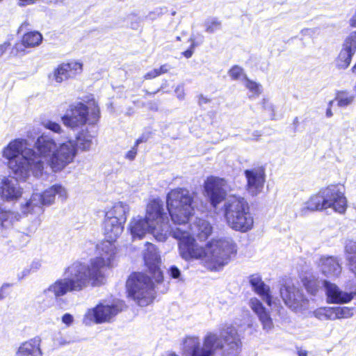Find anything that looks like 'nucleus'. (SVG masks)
I'll use <instances>...</instances> for the list:
<instances>
[{
    "instance_id": "c03bdc74",
    "label": "nucleus",
    "mask_w": 356,
    "mask_h": 356,
    "mask_svg": "<svg viewBox=\"0 0 356 356\" xmlns=\"http://www.w3.org/2000/svg\"><path fill=\"white\" fill-rule=\"evenodd\" d=\"M263 108L270 112V117L272 119H274L275 117V107L274 106L269 103L266 99H263Z\"/></svg>"
},
{
    "instance_id": "2f4dec72",
    "label": "nucleus",
    "mask_w": 356,
    "mask_h": 356,
    "mask_svg": "<svg viewBox=\"0 0 356 356\" xmlns=\"http://www.w3.org/2000/svg\"><path fill=\"white\" fill-rule=\"evenodd\" d=\"M303 284L309 294L312 296H317L322 285L323 286V281H321L314 277H306L303 280Z\"/></svg>"
},
{
    "instance_id": "6e6552de",
    "label": "nucleus",
    "mask_w": 356,
    "mask_h": 356,
    "mask_svg": "<svg viewBox=\"0 0 356 356\" xmlns=\"http://www.w3.org/2000/svg\"><path fill=\"white\" fill-rule=\"evenodd\" d=\"M194 193L182 188L172 190L168 193L167 208L175 226L185 227L186 223L189 221L194 211Z\"/></svg>"
},
{
    "instance_id": "20e7f679",
    "label": "nucleus",
    "mask_w": 356,
    "mask_h": 356,
    "mask_svg": "<svg viewBox=\"0 0 356 356\" xmlns=\"http://www.w3.org/2000/svg\"><path fill=\"white\" fill-rule=\"evenodd\" d=\"M162 202L151 201L147 207L145 218H133L129 223V230L134 238H141L151 233L159 241H165L170 234V226L166 213H164Z\"/></svg>"
},
{
    "instance_id": "4c0bfd02",
    "label": "nucleus",
    "mask_w": 356,
    "mask_h": 356,
    "mask_svg": "<svg viewBox=\"0 0 356 356\" xmlns=\"http://www.w3.org/2000/svg\"><path fill=\"white\" fill-rule=\"evenodd\" d=\"M243 84L252 93V97H258L262 92L261 86L248 77L245 78Z\"/></svg>"
},
{
    "instance_id": "680f3d73",
    "label": "nucleus",
    "mask_w": 356,
    "mask_h": 356,
    "mask_svg": "<svg viewBox=\"0 0 356 356\" xmlns=\"http://www.w3.org/2000/svg\"><path fill=\"white\" fill-rule=\"evenodd\" d=\"M298 356H307L306 351L299 350Z\"/></svg>"
},
{
    "instance_id": "37998d69",
    "label": "nucleus",
    "mask_w": 356,
    "mask_h": 356,
    "mask_svg": "<svg viewBox=\"0 0 356 356\" xmlns=\"http://www.w3.org/2000/svg\"><path fill=\"white\" fill-rule=\"evenodd\" d=\"M168 274L173 279H179V280H182L181 271L175 266H172L170 267L168 269Z\"/></svg>"
},
{
    "instance_id": "774afa93",
    "label": "nucleus",
    "mask_w": 356,
    "mask_h": 356,
    "mask_svg": "<svg viewBox=\"0 0 356 356\" xmlns=\"http://www.w3.org/2000/svg\"><path fill=\"white\" fill-rule=\"evenodd\" d=\"M176 40H177V41H180V40H181V38H180L179 36H177V37L176 38Z\"/></svg>"
},
{
    "instance_id": "58836bf2",
    "label": "nucleus",
    "mask_w": 356,
    "mask_h": 356,
    "mask_svg": "<svg viewBox=\"0 0 356 356\" xmlns=\"http://www.w3.org/2000/svg\"><path fill=\"white\" fill-rule=\"evenodd\" d=\"M205 30L207 33H213L220 29L221 22L216 18L208 19L204 22Z\"/></svg>"
},
{
    "instance_id": "3c124183",
    "label": "nucleus",
    "mask_w": 356,
    "mask_h": 356,
    "mask_svg": "<svg viewBox=\"0 0 356 356\" xmlns=\"http://www.w3.org/2000/svg\"><path fill=\"white\" fill-rule=\"evenodd\" d=\"M149 136L147 134H143L140 137H139L135 142V145L138 146L139 144L142 143H145L147 141Z\"/></svg>"
},
{
    "instance_id": "9d476101",
    "label": "nucleus",
    "mask_w": 356,
    "mask_h": 356,
    "mask_svg": "<svg viewBox=\"0 0 356 356\" xmlns=\"http://www.w3.org/2000/svg\"><path fill=\"white\" fill-rule=\"evenodd\" d=\"M236 254V244L231 238H220L207 244L204 259L211 270H218L227 265Z\"/></svg>"
},
{
    "instance_id": "5701e85b",
    "label": "nucleus",
    "mask_w": 356,
    "mask_h": 356,
    "mask_svg": "<svg viewBox=\"0 0 356 356\" xmlns=\"http://www.w3.org/2000/svg\"><path fill=\"white\" fill-rule=\"evenodd\" d=\"M249 306L258 317L263 330L266 332L271 330L274 327L273 319L269 311L264 307L261 301L256 298H251Z\"/></svg>"
},
{
    "instance_id": "e433bc0d",
    "label": "nucleus",
    "mask_w": 356,
    "mask_h": 356,
    "mask_svg": "<svg viewBox=\"0 0 356 356\" xmlns=\"http://www.w3.org/2000/svg\"><path fill=\"white\" fill-rule=\"evenodd\" d=\"M229 76L232 80H241L244 81L247 78L246 74L244 72L243 69L238 66L234 65L228 71Z\"/></svg>"
},
{
    "instance_id": "052dcab7",
    "label": "nucleus",
    "mask_w": 356,
    "mask_h": 356,
    "mask_svg": "<svg viewBox=\"0 0 356 356\" xmlns=\"http://www.w3.org/2000/svg\"><path fill=\"white\" fill-rule=\"evenodd\" d=\"M332 115H333V114H332V112L331 108L330 107V108H328L327 109V111H326V116H327V118H330V117H332Z\"/></svg>"
},
{
    "instance_id": "c756f323",
    "label": "nucleus",
    "mask_w": 356,
    "mask_h": 356,
    "mask_svg": "<svg viewBox=\"0 0 356 356\" xmlns=\"http://www.w3.org/2000/svg\"><path fill=\"white\" fill-rule=\"evenodd\" d=\"M72 141L74 144L76 152H77V148L82 151H88L93 145V136L88 131L82 130L76 136V143Z\"/></svg>"
},
{
    "instance_id": "4be33fe9",
    "label": "nucleus",
    "mask_w": 356,
    "mask_h": 356,
    "mask_svg": "<svg viewBox=\"0 0 356 356\" xmlns=\"http://www.w3.org/2000/svg\"><path fill=\"white\" fill-rule=\"evenodd\" d=\"M82 72V65L77 62L62 63L54 70L49 78L51 81L60 83L69 79L74 78L76 74Z\"/></svg>"
},
{
    "instance_id": "864d4df0",
    "label": "nucleus",
    "mask_w": 356,
    "mask_h": 356,
    "mask_svg": "<svg viewBox=\"0 0 356 356\" xmlns=\"http://www.w3.org/2000/svg\"><path fill=\"white\" fill-rule=\"evenodd\" d=\"M175 92L177 93V97L179 99H182L184 97V92H183V87L182 86H177L175 89Z\"/></svg>"
},
{
    "instance_id": "0eeeda50",
    "label": "nucleus",
    "mask_w": 356,
    "mask_h": 356,
    "mask_svg": "<svg viewBox=\"0 0 356 356\" xmlns=\"http://www.w3.org/2000/svg\"><path fill=\"white\" fill-rule=\"evenodd\" d=\"M129 212V205L122 202L115 203L111 208L105 212L104 230L106 240L99 245L97 249L99 256H101L102 250L100 248L103 243L107 242L113 246V255L111 259V267L116 254L114 242L123 232L124 224L127 220Z\"/></svg>"
},
{
    "instance_id": "a19ab883",
    "label": "nucleus",
    "mask_w": 356,
    "mask_h": 356,
    "mask_svg": "<svg viewBox=\"0 0 356 356\" xmlns=\"http://www.w3.org/2000/svg\"><path fill=\"white\" fill-rule=\"evenodd\" d=\"M149 273L152 275V278L155 280V282L159 283L163 281V273L159 268V266H156L155 268H148Z\"/></svg>"
},
{
    "instance_id": "dca6fc26",
    "label": "nucleus",
    "mask_w": 356,
    "mask_h": 356,
    "mask_svg": "<svg viewBox=\"0 0 356 356\" xmlns=\"http://www.w3.org/2000/svg\"><path fill=\"white\" fill-rule=\"evenodd\" d=\"M280 295L285 304L292 310L298 312L309 307V300L302 291L293 284H285L280 289Z\"/></svg>"
},
{
    "instance_id": "0e129e2a",
    "label": "nucleus",
    "mask_w": 356,
    "mask_h": 356,
    "mask_svg": "<svg viewBox=\"0 0 356 356\" xmlns=\"http://www.w3.org/2000/svg\"><path fill=\"white\" fill-rule=\"evenodd\" d=\"M159 90H160V89H159L157 91H156V92H153V93L149 92H148L147 90H145V92H146V94H147V95H154V94H156V92H158Z\"/></svg>"
},
{
    "instance_id": "7c9ffc66",
    "label": "nucleus",
    "mask_w": 356,
    "mask_h": 356,
    "mask_svg": "<svg viewBox=\"0 0 356 356\" xmlns=\"http://www.w3.org/2000/svg\"><path fill=\"white\" fill-rule=\"evenodd\" d=\"M21 218L18 212L3 210L0 208V221L3 227L8 228L18 221Z\"/></svg>"
},
{
    "instance_id": "6e6d98bb",
    "label": "nucleus",
    "mask_w": 356,
    "mask_h": 356,
    "mask_svg": "<svg viewBox=\"0 0 356 356\" xmlns=\"http://www.w3.org/2000/svg\"><path fill=\"white\" fill-rule=\"evenodd\" d=\"M30 273V270L28 268L24 269L22 272V276L19 277V279L23 278L25 276H27Z\"/></svg>"
},
{
    "instance_id": "603ef678",
    "label": "nucleus",
    "mask_w": 356,
    "mask_h": 356,
    "mask_svg": "<svg viewBox=\"0 0 356 356\" xmlns=\"http://www.w3.org/2000/svg\"><path fill=\"white\" fill-rule=\"evenodd\" d=\"M9 46H10V43L7 42L0 44V58L7 51Z\"/></svg>"
},
{
    "instance_id": "72a5a7b5",
    "label": "nucleus",
    "mask_w": 356,
    "mask_h": 356,
    "mask_svg": "<svg viewBox=\"0 0 356 356\" xmlns=\"http://www.w3.org/2000/svg\"><path fill=\"white\" fill-rule=\"evenodd\" d=\"M312 315L320 321H334L332 307L317 308L313 311Z\"/></svg>"
},
{
    "instance_id": "aec40b11",
    "label": "nucleus",
    "mask_w": 356,
    "mask_h": 356,
    "mask_svg": "<svg viewBox=\"0 0 356 356\" xmlns=\"http://www.w3.org/2000/svg\"><path fill=\"white\" fill-rule=\"evenodd\" d=\"M323 286L326 301L329 304H345L352 300H356V293H348L342 291L337 284L327 280H323Z\"/></svg>"
},
{
    "instance_id": "412c9836",
    "label": "nucleus",
    "mask_w": 356,
    "mask_h": 356,
    "mask_svg": "<svg viewBox=\"0 0 356 356\" xmlns=\"http://www.w3.org/2000/svg\"><path fill=\"white\" fill-rule=\"evenodd\" d=\"M244 174L247 180V191L252 196L257 195L264 188L266 177L264 169L254 168L245 170Z\"/></svg>"
},
{
    "instance_id": "473e14b6",
    "label": "nucleus",
    "mask_w": 356,
    "mask_h": 356,
    "mask_svg": "<svg viewBox=\"0 0 356 356\" xmlns=\"http://www.w3.org/2000/svg\"><path fill=\"white\" fill-rule=\"evenodd\" d=\"M42 40V35L38 31L26 33L22 38V44L26 47L38 46Z\"/></svg>"
},
{
    "instance_id": "69168bd1",
    "label": "nucleus",
    "mask_w": 356,
    "mask_h": 356,
    "mask_svg": "<svg viewBox=\"0 0 356 356\" xmlns=\"http://www.w3.org/2000/svg\"><path fill=\"white\" fill-rule=\"evenodd\" d=\"M353 91H354L355 94L356 95V81H355V86L353 87Z\"/></svg>"
},
{
    "instance_id": "f3484780",
    "label": "nucleus",
    "mask_w": 356,
    "mask_h": 356,
    "mask_svg": "<svg viewBox=\"0 0 356 356\" xmlns=\"http://www.w3.org/2000/svg\"><path fill=\"white\" fill-rule=\"evenodd\" d=\"M204 188L210 203L213 207H216L224 200H226L225 197L229 187L224 179L218 177L208 179Z\"/></svg>"
},
{
    "instance_id": "8fccbe9b",
    "label": "nucleus",
    "mask_w": 356,
    "mask_h": 356,
    "mask_svg": "<svg viewBox=\"0 0 356 356\" xmlns=\"http://www.w3.org/2000/svg\"><path fill=\"white\" fill-rule=\"evenodd\" d=\"M169 70L170 67L167 64L163 65L159 68L156 69L159 76L168 72Z\"/></svg>"
},
{
    "instance_id": "39448f33",
    "label": "nucleus",
    "mask_w": 356,
    "mask_h": 356,
    "mask_svg": "<svg viewBox=\"0 0 356 356\" xmlns=\"http://www.w3.org/2000/svg\"><path fill=\"white\" fill-rule=\"evenodd\" d=\"M328 208H332L339 213H343L346 211L347 201L344 196L343 186L330 185L321 189L303 204L300 212L302 215H305L307 211H321Z\"/></svg>"
},
{
    "instance_id": "c85d7f7f",
    "label": "nucleus",
    "mask_w": 356,
    "mask_h": 356,
    "mask_svg": "<svg viewBox=\"0 0 356 356\" xmlns=\"http://www.w3.org/2000/svg\"><path fill=\"white\" fill-rule=\"evenodd\" d=\"M345 258L349 271L356 277V242L350 241L346 245Z\"/></svg>"
},
{
    "instance_id": "a18cd8bd",
    "label": "nucleus",
    "mask_w": 356,
    "mask_h": 356,
    "mask_svg": "<svg viewBox=\"0 0 356 356\" xmlns=\"http://www.w3.org/2000/svg\"><path fill=\"white\" fill-rule=\"evenodd\" d=\"M137 146L134 145V146L127 153L125 158L133 161L137 154Z\"/></svg>"
},
{
    "instance_id": "bb28decb",
    "label": "nucleus",
    "mask_w": 356,
    "mask_h": 356,
    "mask_svg": "<svg viewBox=\"0 0 356 356\" xmlns=\"http://www.w3.org/2000/svg\"><path fill=\"white\" fill-rule=\"evenodd\" d=\"M180 227L188 230L191 234H196L201 241L206 240L212 232V227L210 223L200 218L196 220L194 227H189L186 225L185 227L181 226Z\"/></svg>"
},
{
    "instance_id": "a878e982",
    "label": "nucleus",
    "mask_w": 356,
    "mask_h": 356,
    "mask_svg": "<svg viewBox=\"0 0 356 356\" xmlns=\"http://www.w3.org/2000/svg\"><path fill=\"white\" fill-rule=\"evenodd\" d=\"M40 343L41 339L39 337L22 343L18 348L15 356H42Z\"/></svg>"
},
{
    "instance_id": "4468645a",
    "label": "nucleus",
    "mask_w": 356,
    "mask_h": 356,
    "mask_svg": "<svg viewBox=\"0 0 356 356\" xmlns=\"http://www.w3.org/2000/svg\"><path fill=\"white\" fill-rule=\"evenodd\" d=\"M179 241L180 256L185 260L204 258V248L196 243L191 232L181 227L170 226V234Z\"/></svg>"
},
{
    "instance_id": "5fc2aeb1",
    "label": "nucleus",
    "mask_w": 356,
    "mask_h": 356,
    "mask_svg": "<svg viewBox=\"0 0 356 356\" xmlns=\"http://www.w3.org/2000/svg\"><path fill=\"white\" fill-rule=\"evenodd\" d=\"M22 45L21 44H16L14 48L11 51V54H14L15 56L17 55V53L21 50Z\"/></svg>"
},
{
    "instance_id": "ea45409f",
    "label": "nucleus",
    "mask_w": 356,
    "mask_h": 356,
    "mask_svg": "<svg viewBox=\"0 0 356 356\" xmlns=\"http://www.w3.org/2000/svg\"><path fill=\"white\" fill-rule=\"evenodd\" d=\"M43 125L46 129H49L55 133L60 134L62 131L60 125L57 122L47 120L43 122Z\"/></svg>"
},
{
    "instance_id": "f257e3e1",
    "label": "nucleus",
    "mask_w": 356,
    "mask_h": 356,
    "mask_svg": "<svg viewBox=\"0 0 356 356\" xmlns=\"http://www.w3.org/2000/svg\"><path fill=\"white\" fill-rule=\"evenodd\" d=\"M76 155L72 140L57 144L46 134L38 136L32 148L24 138L11 140L2 150V156L8 160V166L19 179H24L31 175L35 177L43 173L45 164L54 172H59L71 163Z\"/></svg>"
},
{
    "instance_id": "79ce46f5",
    "label": "nucleus",
    "mask_w": 356,
    "mask_h": 356,
    "mask_svg": "<svg viewBox=\"0 0 356 356\" xmlns=\"http://www.w3.org/2000/svg\"><path fill=\"white\" fill-rule=\"evenodd\" d=\"M188 41L191 42V47L190 49L183 52V55L187 58H189L192 56L194 48L201 44L203 40L202 39L200 42H196L193 35H191Z\"/></svg>"
},
{
    "instance_id": "13d9d810",
    "label": "nucleus",
    "mask_w": 356,
    "mask_h": 356,
    "mask_svg": "<svg viewBox=\"0 0 356 356\" xmlns=\"http://www.w3.org/2000/svg\"><path fill=\"white\" fill-rule=\"evenodd\" d=\"M20 6H25L26 4H29L30 2H32V0H19Z\"/></svg>"
},
{
    "instance_id": "6ab92c4d",
    "label": "nucleus",
    "mask_w": 356,
    "mask_h": 356,
    "mask_svg": "<svg viewBox=\"0 0 356 356\" xmlns=\"http://www.w3.org/2000/svg\"><path fill=\"white\" fill-rule=\"evenodd\" d=\"M26 179H19L15 175V177H4L0 182L1 198L6 202L19 200L22 195V188L20 187L17 180L25 181Z\"/></svg>"
},
{
    "instance_id": "49530a36",
    "label": "nucleus",
    "mask_w": 356,
    "mask_h": 356,
    "mask_svg": "<svg viewBox=\"0 0 356 356\" xmlns=\"http://www.w3.org/2000/svg\"><path fill=\"white\" fill-rule=\"evenodd\" d=\"M10 286V284H3L0 288V300L4 299L8 294L7 290Z\"/></svg>"
},
{
    "instance_id": "09e8293b",
    "label": "nucleus",
    "mask_w": 356,
    "mask_h": 356,
    "mask_svg": "<svg viewBox=\"0 0 356 356\" xmlns=\"http://www.w3.org/2000/svg\"><path fill=\"white\" fill-rule=\"evenodd\" d=\"M158 76H159V74H158L156 69H154V70L149 71V72H147L144 76V79H154V78H155V77H156Z\"/></svg>"
},
{
    "instance_id": "f8f14e48",
    "label": "nucleus",
    "mask_w": 356,
    "mask_h": 356,
    "mask_svg": "<svg viewBox=\"0 0 356 356\" xmlns=\"http://www.w3.org/2000/svg\"><path fill=\"white\" fill-rule=\"evenodd\" d=\"M126 286L129 296L141 307L148 305L154 298L153 283L148 276L143 273L131 274Z\"/></svg>"
},
{
    "instance_id": "de8ad7c7",
    "label": "nucleus",
    "mask_w": 356,
    "mask_h": 356,
    "mask_svg": "<svg viewBox=\"0 0 356 356\" xmlns=\"http://www.w3.org/2000/svg\"><path fill=\"white\" fill-rule=\"evenodd\" d=\"M74 321V317L70 314H65L62 316V322L67 325V326H70L72 324Z\"/></svg>"
},
{
    "instance_id": "4d7b16f0",
    "label": "nucleus",
    "mask_w": 356,
    "mask_h": 356,
    "mask_svg": "<svg viewBox=\"0 0 356 356\" xmlns=\"http://www.w3.org/2000/svg\"><path fill=\"white\" fill-rule=\"evenodd\" d=\"M149 108L151 109V110H153V111H157L158 108H157V105L155 104V103H153V102H150L149 104Z\"/></svg>"
},
{
    "instance_id": "393cba45",
    "label": "nucleus",
    "mask_w": 356,
    "mask_h": 356,
    "mask_svg": "<svg viewBox=\"0 0 356 356\" xmlns=\"http://www.w3.org/2000/svg\"><path fill=\"white\" fill-rule=\"evenodd\" d=\"M250 283L253 290L265 301L268 306L272 305V296L270 288L261 280L259 275H252L250 277Z\"/></svg>"
},
{
    "instance_id": "b1692460",
    "label": "nucleus",
    "mask_w": 356,
    "mask_h": 356,
    "mask_svg": "<svg viewBox=\"0 0 356 356\" xmlns=\"http://www.w3.org/2000/svg\"><path fill=\"white\" fill-rule=\"evenodd\" d=\"M318 266L322 274L330 278L338 277L342 271L340 260L334 257H321Z\"/></svg>"
},
{
    "instance_id": "423d86ee",
    "label": "nucleus",
    "mask_w": 356,
    "mask_h": 356,
    "mask_svg": "<svg viewBox=\"0 0 356 356\" xmlns=\"http://www.w3.org/2000/svg\"><path fill=\"white\" fill-rule=\"evenodd\" d=\"M223 209L225 220L232 229L244 233L253 228L254 218L244 197L236 195L228 197Z\"/></svg>"
},
{
    "instance_id": "c9c22d12",
    "label": "nucleus",
    "mask_w": 356,
    "mask_h": 356,
    "mask_svg": "<svg viewBox=\"0 0 356 356\" xmlns=\"http://www.w3.org/2000/svg\"><path fill=\"white\" fill-rule=\"evenodd\" d=\"M334 321L349 318L353 316V308L348 307H332Z\"/></svg>"
},
{
    "instance_id": "f704fd0d",
    "label": "nucleus",
    "mask_w": 356,
    "mask_h": 356,
    "mask_svg": "<svg viewBox=\"0 0 356 356\" xmlns=\"http://www.w3.org/2000/svg\"><path fill=\"white\" fill-rule=\"evenodd\" d=\"M355 99V95L347 90H341L337 93L336 100L340 107H346L351 104Z\"/></svg>"
},
{
    "instance_id": "a211bd4d",
    "label": "nucleus",
    "mask_w": 356,
    "mask_h": 356,
    "mask_svg": "<svg viewBox=\"0 0 356 356\" xmlns=\"http://www.w3.org/2000/svg\"><path fill=\"white\" fill-rule=\"evenodd\" d=\"M355 51L356 31H353L346 38L342 44V48L334 60L336 67L339 70L348 68Z\"/></svg>"
},
{
    "instance_id": "338daca9",
    "label": "nucleus",
    "mask_w": 356,
    "mask_h": 356,
    "mask_svg": "<svg viewBox=\"0 0 356 356\" xmlns=\"http://www.w3.org/2000/svg\"><path fill=\"white\" fill-rule=\"evenodd\" d=\"M298 118H296L294 120V123H298Z\"/></svg>"
},
{
    "instance_id": "7ed1b4c3",
    "label": "nucleus",
    "mask_w": 356,
    "mask_h": 356,
    "mask_svg": "<svg viewBox=\"0 0 356 356\" xmlns=\"http://www.w3.org/2000/svg\"><path fill=\"white\" fill-rule=\"evenodd\" d=\"M241 349V340L237 330L232 325H225L220 332H209L201 340L196 336H187L183 341V351L188 356H215L218 350H222L223 356H236Z\"/></svg>"
},
{
    "instance_id": "9b49d317",
    "label": "nucleus",
    "mask_w": 356,
    "mask_h": 356,
    "mask_svg": "<svg viewBox=\"0 0 356 356\" xmlns=\"http://www.w3.org/2000/svg\"><path fill=\"white\" fill-rule=\"evenodd\" d=\"M99 117V108L94 101L90 102L88 106L82 102H76L69 106L64 115L61 117V120L65 126L76 129L87 122L95 124Z\"/></svg>"
},
{
    "instance_id": "e2e57ef3",
    "label": "nucleus",
    "mask_w": 356,
    "mask_h": 356,
    "mask_svg": "<svg viewBox=\"0 0 356 356\" xmlns=\"http://www.w3.org/2000/svg\"><path fill=\"white\" fill-rule=\"evenodd\" d=\"M311 32H312L311 29H305L302 31V33H304L305 35L309 34Z\"/></svg>"
},
{
    "instance_id": "2eb2a0df",
    "label": "nucleus",
    "mask_w": 356,
    "mask_h": 356,
    "mask_svg": "<svg viewBox=\"0 0 356 356\" xmlns=\"http://www.w3.org/2000/svg\"><path fill=\"white\" fill-rule=\"evenodd\" d=\"M124 307L121 302L111 305L99 304L95 307L88 309L83 318V323L86 325H90L92 323H102L109 322L114 316L120 312Z\"/></svg>"
},
{
    "instance_id": "1a4fd4ad",
    "label": "nucleus",
    "mask_w": 356,
    "mask_h": 356,
    "mask_svg": "<svg viewBox=\"0 0 356 356\" xmlns=\"http://www.w3.org/2000/svg\"><path fill=\"white\" fill-rule=\"evenodd\" d=\"M194 193L182 188L172 190L168 193L167 208L175 226L185 227L186 223L189 221L194 211Z\"/></svg>"
},
{
    "instance_id": "cd10ccee",
    "label": "nucleus",
    "mask_w": 356,
    "mask_h": 356,
    "mask_svg": "<svg viewBox=\"0 0 356 356\" xmlns=\"http://www.w3.org/2000/svg\"><path fill=\"white\" fill-rule=\"evenodd\" d=\"M146 248L144 252L143 258L146 266L148 268H155L156 266H160L161 257L154 245L147 243Z\"/></svg>"
},
{
    "instance_id": "bf43d9fd",
    "label": "nucleus",
    "mask_w": 356,
    "mask_h": 356,
    "mask_svg": "<svg viewBox=\"0 0 356 356\" xmlns=\"http://www.w3.org/2000/svg\"><path fill=\"white\" fill-rule=\"evenodd\" d=\"M209 102V99L207 98V97H201L200 98V104H206Z\"/></svg>"
},
{
    "instance_id": "ddd939ff",
    "label": "nucleus",
    "mask_w": 356,
    "mask_h": 356,
    "mask_svg": "<svg viewBox=\"0 0 356 356\" xmlns=\"http://www.w3.org/2000/svg\"><path fill=\"white\" fill-rule=\"evenodd\" d=\"M56 195L63 202L67 198V192L60 185L52 186L42 193H33L29 200L21 204L20 210L24 215L41 212L43 206H49L54 202Z\"/></svg>"
},
{
    "instance_id": "f03ea898",
    "label": "nucleus",
    "mask_w": 356,
    "mask_h": 356,
    "mask_svg": "<svg viewBox=\"0 0 356 356\" xmlns=\"http://www.w3.org/2000/svg\"><path fill=\"white\" fill-rule=\"evenodd\" d=\"M101 256L90 262L74 261L64 270L63 278L56 280L38 296L39 301L45 307H52L55 302L68 292H79L89 286H99L104 277V269L111 267L113 246L104 243L101 246Z\"/></svg>"
}]
</instances>
